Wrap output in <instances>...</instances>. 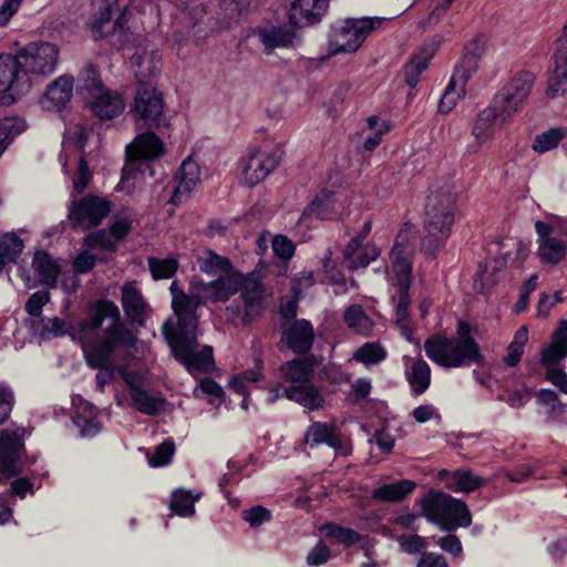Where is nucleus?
I'll use <instances>...</instances> for the list:
<instances>
[{"mask_svg": "<svg viewBox=\"0 0 567 567\" xmlns=\"http://www.w3.org/2000/svg\"><path fill=\"white\" fill-rule=\"evenodd\" d=\"M43 327L55 337L70 336L82 343L86 363L97 370L101 390L114 374V360L136 343L135 334L121 321L117 306L109 300L91 306L86 319L76 326L55 317Z\"/></svg>", "mask_w": 567, "mask_h": 567, "instance_id": "obj_1", "label": "nucleus"}, {"mask_svg": "<svg viewBox=\"0 0 567 567\" xmlns=\"http://www.w3.org/2000/svg\"><path fill=\"white\" fill-rule=\"evenodd\" d=\"M172 293V307L178 317V332L169 334L165 327L163 332L176 360H178L188 372H204L213 364V349L203 346L198 349L196 343V319L193 316L197 307L203 302L200 289L197 284L192 285L190 295L184 293L177 281L169 287Z\"/></svg>", "mask_w": 567, "mask_h": 567, "instance_id": "obj_2", "label": "nucleus"}, {"mask_svg": "<svg viewBox=\"0 0 567 567\" xmlns=\"http://www.w3.org/2000/svg\"><path fill=\"white\" fill-rule=\"evenodd\" d=\"M137 344L138 341L136 340L134 347L126 349L114 360V374L106 384L114 380L116 375H120L124 380L130 395L125 392H117L115 394L116 404L123 408L132 406L146 415H157L165 411L166 401L162 396L142 389L147 379L148 370L133 355V351H137Z\"/></svg>", "mask_w": 567, "mask_h": 567, "instance_id": "obj_3", "label": "nucleus"}, {"mask_svg": "<svg viewBox=\"0 0 567 567\" xmlns=\"http://www.w3.org/2000/svg\"><path fill=\"white\" fill-rule=\"evenodd\" d=\"M424 350L433 362L446 369L482 364L484 360L480 346L471 336V327L465 321H458L455 337H433L425 342Z\"/></svg>", "mask_w": 567, "mask_h": 567, "instance_id": "obj_4", "label": "nucleus"}, {"mask_svg": "<svg viewBox=\"0 0 567 567\" xmlns=\"http://www.w3.org/2000/svg\"><path fill=\"white\" fill-rule=\"evenodd\" d=\"M165 151L164 142L152 132L141 133L126 146V162L118 190L128 194L135 192L145 182V172L150 162L158 158Z\"/></svg>", "mask_w": 567, "mask_h": 567, "instance_id": "obj_5", "label": "nucleus"}, {"mask_svg": "<svg viewBox=\"0 0 567 567\" xmlns=\"http://www.w3.org/2000/svg\"><path fill=\"white\" fill-rule=\"evenodd\" d=\"M421 514L444 532L468 527L472 515L465 502L440 491H429L420 501Z\"/></svg>", "mask_w": 567, "mask_h": 567, "instance_id": "obj_6", "label": "nucleus"}, {"mask_svg": "<svg viewBox=\"0 0 567 567\" xmlns=\"http://www.w3.org/2000/svg\"><path fill=\"white\" fill-rule=\"evenodd\" d=\"M411 257L412 248L409 244L408 231L401 230L391 249L390 258L394 274L392 286L395 289V296L398 297L396 322L408 340H411L410 330L406 322L409 306L408 292L411 282L412 269Z\"/></svg>", "mask_w": 567, "mask_h": 567, "instance_id": "obj_7", "label": "nucleus"}, {"mask_svg": "<svg viewBox=\"0 0 567 567\" xmlns=\"http://www.w3.org/2000/svg\"><path fill=\"white\" fill-rule=\"evenodd\" d=\"M22 71L31 80V89L58 69L60 49L45 41L30 42L16 53Z\"/></svg>", "mask_w": 567, "mask_h": 567, "instance_id": "obj_8", "label": "nucleus"}, {"mask_svg": "<svg viewBox=\"0 0 567 567\" xmlns=\"http://www.w3.org/2000/svg\"><path fill=\"white\" fill-rule=\"evenodd\" d=\"M455 203L451 197L432 199L427 206L423 250L430 257L444 246L454 221Z\"/></svg>", "mask_w": 567, "mask_h": 567, "instance_id": "obj_9", "label": "nucleus"}, {"mask_svg": "<svg viewBox=\"0 0 567 567\" xmlns=\"http://www.w3.org/2000/svg\"><path fill=\"white\" fill-rule=\"evenodd\" d=\"M134 0H94L91 31L95 39H103L126 29Z\"/></svg>", "mask_w": 567, "mask_h": 567, "instance_id": "obj_10", "label": "nucleus"}, {"mask_svg": "<svg viewBox=\"0 0 567 567\" xmlns=\"http://www.w3.org/2000/svg\"><path fill=\"white\" fill-rule=\"evenodd\" d=\"M381 22V18L347 19L332 28L329 38V52L331 54L355 52L368 34Z\"/></svg>", "mask_w": 567, "mask_h": 567, "instance_id": "obj_11", "label": "nucleus"}, {"mask_svg": "<svg viewBox=\"0 0 567 567\" xmlns=\"http://www.w3.org/2000/svg\"><path fill=\"white\" fill-rule=\"evenodd\" d=\"M535 76L530 72H520L512 78L494 96L489 104L499 115L509 121L519 113L534 86Z\"/></svg>", "mask_w": 567, "mask_h": 567, "instance_id": "obj_12", "label": "nucleus"}, {"mask_svg": "<svg viewBox=\"0 0 567 567\" xmlns=\"http://www.w3.org/2000/svg\"><path fill=\"white\" fill-rule=\"evenodd\" d=\"M240 301L227 307V317L236 324H246L265 309V290L254 276L244 278L239 287Z\"/></svg>", "mask_w": 567, "mask_h": 567, "instance_id": "obj_13", "label": "nucleus"}, {"mask_svg": "<svg viewBox=\"0 0 567 567\" xmlns=\"http://www.w3.org/2000/svg\"><path fill=\"white\" fill-rule=\"evenodd\" d=\"M31 90L17 55H0V104L11 105Z\"/></svg>", "mask_w": 567, "mask_h": 567, "instance_id": "obj_14", "label": "nucleus"}, {"mask_svg": "<svg viewBox=\"0 0 567 567\" xmlns=\"http://www.w3.org/2000/svg\"><path fill=\"white\" fill-rule=\"evenodd\" d=\"M113 208L114 204L105 197L87 195L76 199L71 194L69 219L78 227L92 228L100 225Z\"/></svg>", "mask_w": 567, "mask_h": 567, "instance_id": "obj_15", "label": "nucleus"}, {"mask_svg": "<svg viewBox=\"0 0 567 567\" xmlns=\"http://www.w3.org/2000/svg\"><path fill=\"white\" fill-rule=\"evenodd\" d=\"M278 152L268 148H256L238 163L239 178L243 184L254 187L262 182L278 166Z\"/></svg>", "mask_w": 567, "mask_h": 567, "instance_id": "obj_16", "label": "nucleus"}, {"mask_svg": "<svg viewBox=\"0 0 567 567\" xmlns=\"http://www.w3.org/2000/svg\"><path fill=\"white\" fill-rule=\"evenodd\" d=\"M163 111V96L156 87L144 85L137 90L133 107L136 121L143 122L147 126H165L167 123Z\"/></svg>", "mask_w": 567, "mask_h": 567, "instance_id": "obj_17", "label": "nucleus"}, {"mask_svg": "<svg viewBox=\"0 0 567 567\" xmlns=\"http://www.w3.org/2000/svg\"><path fill=\"white\" fill-rule=\"evenodd\" d=\"M303 443L311 447L327 444L341 455L351 453L350 440L341 433L334 423L312 422L305 432Z\"/></svg>", "mask_w": 567, "mask_h": 567, "instance_id": "obj_18", "label": "nucleus"}, {"mask_svg": "<svg viewBox=\"0 0 567 567\" xmlns=\"http://www.w3.org/2000/svg\"><path fill=\"white\" fill-rule=\"evenodd\" d=\"M23 430L9 427L0 435V475L12 476L23 471L20 461Z\"/></svg>", "mask_w": 567, "mask_h": 567, "instance_id": "obj_19", "label": "nucleus"}, {"mask_svg": "<svg viewBox=\"0 0 567 567\" xmlns=\"http://www.w3.org/2000/svg\"><path fill=\"white\" fill-rule=\"evenodd\" d=\"M475 71L476 62L472 58H465L455 68L451 81L439 103V110L441 113H450L457 102L464 97L466 93V83Z\"/></svg>", "mask_w": 567, "mask_h": 567, "instance_id": "obj_20", "label": "nucleus"}, {"mask_svg": "<svg viewBox=\"0 0 567 567\" xmlns=\"http://www.w3.org/2000/svg\"><path fill=\"white\" fill-rule=\"evenodd\" d=\"M33 274L20 268L21 278L29 288L44 285L50 288L56 287L58 278L61 275V265L45 251H37L32 260Z\"/></svg>", "mask_w": 567, "mask_h": 567, "instance_id": "obj_21", "label": "nucleus"}, {"mask_svg": "<svg viewBox=\"0 0 567 567\" xmlns=\"http://www.w3.org/2000/svg\"><path fill=\"white\" fill-rule=\"evenodd\" d=\"M370 230L371 223L365 220L361 234L353 237L346 246L343 250V259L349 269L364 268L379 257L380 249L375 244L363 243L364 236H367Z\"/></svg>", "mask_w": 567, "mask_h": 567, "instance_id": "obj_22", "label": "nucleus"}, {"mask_svg": "<svg viewBox=\"0 0 567 567\" xmlns=\"http://www.w3.org/2000/svg\"><path fill=\"white\" fill-rule=\"evenodd\" d=\"M216 277L215 280L209 282L197 284L202 292L203 302L226 301L239 290L243 284V275L235 269Z\"/></svg>", "mask_w": 567, "mask_h": 567, "instance_id": "obj_23", "label": "nucleus"}, {"mask_svg": "<svg viewBox=\"0 0 567 567\" xmlns=\"http://www.w3.org/2000/svg\"><path fill=\"white\" fill-rule=\"evenodd\" d=\"M567 92V22L564 25L563 34L557 42L555 53V69L550 74L546 97L557 99Z\"/></svg>", "mask_w": 567, "mask_h": 567, "instance_id": "obj_24", "label": "nucleus"}, {"mask_svg": "<svg viewBox=\"0 0 567 567\" xmlns=\"http://www.w3.org/2000/svg\"><path fill=\"white\" fill-rule=\"evenodd\" d=\"M505 123V118L501 117V115L491 105L481 111L472 128L474 143L467 146L468 153H477L493 136L495 131Z\"/></svg>", "mask_w": 567, "mask_h": 567, "instance_id": "obj_25", "label": "nucleus"}, {"mask_svg": "<svg viewBox=\"0 0 567 567\" xmlns=\"http://www.w3.org/2000/svg\"><path fill=\"white\" fill-rule=\"evenodd\" d=\"M132 229V221L127 218L116 219L109 229H101L90 234L84 239L87 248L114 249L118 241L124 239Z\"/></svg>", "mask_w": 567, "mask_h": 567, "instance_id": "obj_26", "label": "nucleus"}, {"mask_svg": "<svg viewBox=\"0 0 567 567\" xmlns=\"http://www.w3.org/2000/svg\"><path fill=\"white\" fill-rule=\"evenodd\" d=\"M202 182L200 178V167L192 158H186L179 169V174L177 177V186L171 197V202L174 205H178L185 202L193 192L199 186Z\"/></svg>", "mask_w": 567, "mask_h": 567, "instance_id": "obj_27", "label": "nucleus"}, {"mask_svg": "<svg viewBox=\"0 0 567 567\" xmlns=\"http://www.w3.org/2000/svg\"><path fill=\"white\" fill-rule=\"evenodd\" d=\"M74 79L69 74H63L50 83L41 99V105L44 110L53 111L64 107L73 94Z\"/></svg>", "mask_w": 567, "mask_h": 567, "instance_id": "obj_28", "label": "nucleus"}, {"mask_svg": "<svg viewBox=\"0 0 567 567\" xmlns=\"http://www.w3.org/2000/svg\"><path fill=\"white\" fill-rule=\"evenodd\" d=\"M444 486L455 493H471L484 484V480L471 471H441L437 475Z\"/></svg>", "mask_w": 567, "mask_h": 567, "instance_id": "obj_29", "label": "nucleus"}, {"mask_svg": "<svg viewBox=\"0 0 567 567\" xmlns=\"http://www.w3.org/2000/svg\"><path fill=\"white\" fill-rule=\"evenodd\" d=\"M75 410L74 424L80 429L82 437H92L101 431V423L97 420L94 406L81 399H73Z\"/></svg>", "mask_w": 567, "mask_h": 567, "instance_id": "obj_30", "label": "nucleus"}, {"mask_svg": "<svg viewBox=\"0 0 567 567\" xmlns=\"http://www.w3.org/2000/svg\"><path fill=\"white\" fill-rule=\"evenodd\" d=\"M122 306L126 316L138 323H143L150 312V308L135 284L123 286Z\"/></svg>", "mask_w": 567, "mask_h": 567, "instance_id": "obj_31", "label": "nucleus"}, {"mask_svg": "<svg viewBox=\"0 0 567 567\" xmlns=\"http://www.w3.org/2000/svg\"><path fill=\"white\" fill-rule=\"evenodd\" d=\"M567 357V320L561 321L550 343L540 353V362L547 369L555 368Z\"/></svg>", "mask_w": 567, "mask_h": 567, "instance_id": "obj_32", "label": "nucleus"}, {"mask_svg": "<svg viewBox=\"0 0 567 567\" xmlns=\"http://www.w3.org/2000/svg\"><path fill=\"white\" fill-rule=\"evenodd\" d=\"M90 99L91 109L100 118H113L124 110L122 97L105 89L91 95Z\"/></svg>", "mask_w": 567, "mask_h": 567, "instance_id": "obj_33", "label": "nucleus"}, {"mask_svg": "<svg viewBox=\"0 0 567 567\" xmlns=\"http://www.w3.org/2000/svg\"><path fill=\"white\" fill-rule=\"evenodd\" d=\"M285 339L295 352L305 353L313 343V328L306 319L297 320L285 331Z\"/></svg>", "mask_w": 567, "mask_h": 567, "instance_id": "obj_34", "label": "nucleus"}, {"mask_svg": "<svg viewBox=\"0 0 567 567\" xmlns=\"http://www.w3.org/2000/svg\"><path fill=\"white\" fill-rule=\"evenodd\" d=\"M285 396L297 402L307 411L323 409L326 404V400L321 392L311 383L298 386H287L285 389Z\"/></svg>", "mask_w": 567, "mask_h": 567, "instance_id": "obj_35", "label": "nucleus"}, {"mask_svg": "<svg viewBox=\"0 0 567 567\" xmlns=\"http://www.w3.org/2000/svg\"><path fill=\"white\" fill-rule=\"evenodd\" d=\"M327 8V0H295L291 3L289 19L295 25L310 23L321 16Z\"/></svg>", "mask_w": 567, "mask_h": 567, "instance_id": "obj_36", "label": "nucleus"}, {"mask_svg": "<svg viewBox=\"0 0 567 567\" xmlns=\"http://www.w3.org/2000/svg\"><path fill=\"white\" fill-rule=\"evenodd\" d=\"M196 264L199 270L208 276H218L234 270L228 258L210 249H202L196 254Z\"/></svg>", "mask_w": 567, "mask_h": 567, "instance_id": "obj_37", "label": "nucleus"}, {"mask_svg": "<svg viewBox=\"0 0 567 567\" xmlns=\"http://www.w3.org/2000/svg\"><path fill=\"white\" fill-rule=\"evenodd\" d=\"M132 64L135 68V75L144 80L159 71L161 56L153 50L138 48L132 56Z\"/></svg>", "mask_w": 567, "mask_h": 567, "instance_id": "obj_38", "label": "nucleus"}, {"mask_svg": "<svg viewBox=\"0 0 567 567\" xmlns=\"http://www.w3.org/2000/svg\"><path fill=\"white\" fill-rule=\"evenodd\" d=\"M87 140V132L81 125H72L70 126L65 133L63 138V152L60 154V163L65 169L71 155L69 152H75L74 155L81 154L84 148Z\"/></svg>", "mask_w": 567, "mask_h": 567, "instance_id": "obj_39", "label": "nucleus"}, {"mask_svg": "<svg viewBox=\"0 0 567 567\" xmlns=\"http://www.w3.org/2000/svg\"><path fill=\"white\" fill-rule=\"evenodd\" d=\"M416 487V484L411 480H402L399 482L384 484L375 488L372 497L380 502H399L405 496L411 494Z\"/></svg>", "mask_w": 567, "mask_h": 567, "instance_id": "obj_40", "label": "nucleus"}, {"mask_svg": "<svg viewBox=\"0 0 567 567\" xmlns=\"http://www.w3.org/2000/svg\"><path fill=\"white\" fill-rule=\"evenodd\" d=\"M264 379L262 374V365L261 363H256L254 369H249L244 371L243 373H239L235 375L230 382V388L238 394L244 395V399L241 401V408L244 410L248 409V392L250 384L257 383Z\"/></svg>", "mask_w": 567, "mask_h": 567, "instance_id": "obj_41", "label": "nucleus"}, {"mask_svg": "<svg viewBox=\"0 0 567 567\" xmlns=\"http://www.w3.org/2000/svg\"><path fill=\"white\" fill-rule=\"evenodd\" d=\"M202 493L178 488L172 493L169 508L178 516L189 517L195 514V503Z\"/></svg>", "mask_w": 567, "mask_h": 567, "instance_id": "obj_42", "label": "nucleus"}, {"mask_svg": "<svg viewBox=\"0 0 567 567\" xmlns=\"http://www.w3.org/2000/svg\"><path fill=\"white\" fill-rule=\"evenodd\" d=\"M259 40L267 50H272L295 44L297 37L286 28H267L259 32Z\"/></svg>", "mask_w": 567, "mask_h": 567, "instance_id": "obj_43", "label": "nucleus"}, {"mask_svg": "<svg viewBox=\"0 0 567 567\" xmlns=\"http://www.w3.org/2000/svg\"><path fill=\"white\" fill-rule=\"evenodd\" d=\"M406 379L416 394L423 393L431 383V369L424 360H416L408 367Z\"/></svg>", "mask_w": 567, "mask_h": 567, "instance_id": "obj_44", "label": "nucleus"}, {"mask_svg": "<svg viewBox=\"0 0 567 567\" xmlns=\"http://www.w3.org/2000/svg\"><path fill=\"white\" fill-rule=\"evenodd\" d=\"M284 382L289 386L305 385L311 377L310 367L302 360H292L280 368Z\"/></svg>", "mask_w": 567, "mask_h": 567, "instance_id": "obj_45", "label": "nucleus"}, {"mask_svg": "<svg viewBox=\"0 0 567 567\" xmlns=\"http://www.w3.org/2000/svg\"><path fill=\"white\" fill-rule=\"evenodd\" d=\"M343 320L349 329L362 336H368L374 326L362 307L358 305H351L344 310Z\"/></svg>", "mask_w": 567, "mask_h": 567, "instance_id": "obj_46", "label": "nucleus"}, {"mask_svg": "<svg viewBox=\"0 0 567 567\" xmlns=\"http://www.w3.org/2000/svg\"><path fill=\"white\" fill-rule=\"evenodd\" d=\"M390 130L391 125L388 121L370 116L367 120L365 127L362 128V135H364L363 147L367 151H373L380 144L382 136Z\"/></svg>", "mask_w": 567, "mask_h": 567, "instance_id": "obj_47", "label": "nucleus"}, {"mask_svg": "<svg viewBox=\"0 0 567 567\" xmlns=\"http://www.w3.org/2000/svg\"><path fill=\"white\" fill-rule=\"evenodd\" d=\"M24 130L25 122L18 116H6L0 120V156Z\"/></svg>", "mask_w": 567, "mask_h": 567, "instance_id": "obj_48", "label": "nucleus"}, {"mask_svg": "<svg viewBox=\"0 0 567 567\" xmlns=\"http://www.w3.org/2000/svg\"><path fill=\"white\" fill-rule=\"evenodd\" d=\"M320 532L331 542L349 547L359 542L360 536L351 528L339 526L337 524H326L321 526Z\"/></svg>", "mask_w": 567, "mask_h": 567, "instance_id": "obj_49", "label": "nucleus"}, {"mask_svg": "<svg viewBox=\"0 0 567 567\" xmlns=\"http://www.w3.org/2000/svg\"><path fill=\"white\" fill-rule=\"evenodd\" d=\"M385 358L386 351L379 342H365L353 353V359L364 365L378 364Z\"/></svg>", "mask_w": 567, "mask_h": 567, "instance_id": "obj_50", "label": "nucleus"}, {"mask_svg": "<svg viewBox=\"0 0 567 567\" xmlns=\"http://www.w3.org/2000/svg\"><path fill=\"white\" fill-rule=\"evenodd\" d=\"M23 248V239L17 233H6L0 238V257L7 262H14Z\"/></svg>", "mask_w": 567, "mask_h": 567, "instance_id": "obj_51", "label": "nucleus"}, {"mask_svg": "<svg viewBox=\"0 0 567 567\" xmlns=\"http://www.w3.org/2000/svg\"><path fill=\"white\" fill-rule=\"evenodd\" d=\"M566 245L556 238H546L539 243L538 255L545 262L556 264L566 255Z\"/></svg>", "mask_w": 567, "mask_h": 567, "instance_id": "obj_52", "label": "nucleus"}, {"mask_svg": "<svg viewBox=\"0 0 567 567\" xmlns=\"http://www.w3.org/2000/svg\"><path fill=\"white\" fill-rule=\"evenodd\" d=\"M334 208L336 200L333 195L328 190H323L316 196L313 202L306 210V214L312 215L317 218L326 219L331 217V213L334 210Z\"/></svg>", "mask_w": 567, "mask_h": 567, "instance_id": "obj_53", "label": "nucleus"}, {"mask_svg": "<svg viewBox=\"0 0 567 567\" xmlns=\"http://www.w3.org/2000/svg\"><path fill=\"white\" fill-rule=\"evenodd\" d=\"M566 131L559 127H553L537 135L533 142V150L537 153H546L558 146L565 137Z\"/></svg>", "mask_w": 567, "mask_h": 567, "instance_id": "obj_54", "label": "nucleus"}, {"mask_svg": "<svg viewBox=\"0 0 567 567\" xmlns=\"http://www.w3.org/2000/svg\"><path fill=\"white\" fill-rule=\"evenodd\" d=\"M147 264L155 280L168 279L173 277L178 269V261L173 257H150Z\"/></svg>", "mask_w": 567, "mask_h": 567, "instance_id": "obj_55", "label": "nucleus"}, {"mask_svg": "<svg viewBox=\"0 0 567 567\" xmlns=\"http://www.w3.org/2000/svg\"><path fill=\"white\" fill-rule=\"evenodd\" d=\"M527 341L528 330L526 327H522L516 331L513 341L507 347V353L504 358V362L507 365L514 367L519 362L524 347L527 343Z\"/></svg>", "mask_w": 567, "mask_h": 567, "instance_id": "obj_56", "label": "nucleus"}, {"mask_svg": "<svg viewBox=\"0 0 567 567\" xmlns=\"http://www.w3.org/2000/svg\"><path fill=\"white\" fill-rule=\"evenodd\" d=\"M74 161L78 162V169L72 177L73 195L74 193L81 194L91 182L92 174L89 169L86 162L81 154L72 155Z\"/></svg>", "mask_w": 567, "mask_h": 567, "instance_id": "obj_57", "label": "nucleus"}, {"mask_svg": "<svg viewBox=\"0 0 567 567\" xmlns=\"http://www.w3.org/2000/svg\"><path fill=\"white\" fill-rule=\"evenodd\" d=\"M538 402L547 408V412L554 416L561 415L566 412L567 405L563 403L557 394L548 389H543L536 393Z\"/></svg>", "mask_w": 567, "mask_h": 567, "instance_id": "obj_58", "label": "nucleus"}, {"mask_svg": "<svg viewBox=\"0 0 567 567\" xmlns=\"http://www.w3.org/2000/svg\"><path fill=\"white\" fill-rule=\"evenodd\" d=\"M195 396L206 395L210 404H218L223 399L221 386L212 379H204L194 390Z\"/></svg>", "mask_w": 567, "mask_h": 567, "instance_id": "obj_59", "label": "nucleus"}, {"mask_svg": "<svg viewBox=\"0 0 567 567\" xmlns=\"http://www.w3.org/2000/svg\"><path fill=\"white\" fill-rule=\"evenodd\" d=\"M175 452V445L172 441H165L159 444L154 453L148 457V464L152 467L166 466L171 463Z\"/></svg>", "mask_w": 567, "mask_h": 567, "instance_id": "obj_60", "label": "nucleus"}, {"mask_svg": "<svg viewBox=\"0 0 567 567\" xmlns=\"http://www.w3.org/2000/svg\"><path fill=\"white\" fill-rule=\"evenodd\" d=\"M429 58L414 56L404 69L405 82L414 87L420 80L421 73L427 68Z\"/></svg>", "mask_w": 567, "mask_h": 567, "instance_id": "obj_61", "label": "nucleus"}, {"mask_svg": "<svg viewBox=\"0 0 567 567\" xmlns=\"http://www.w3.org/2000/svg\"><path fill=\"white\" fill-rule=\"evenodd\" d=\"M271 517L270 511L259 505L243 512V519L251 527H259L269 522Z\"/></svg>", "mask_w": 567, "mask_h": 567, "instance_id": "obj_62", "label": "nucleus"}, {"mask_svg": "<svg viewBox=\"0 0 567 567\" xmlns=\"http://www.w3.org/2000/svg\"><path fill=\"white\" fill-rule=\"evenodd\" d=\"M81 80L83 89L90 93V96L104 89L96 69L92 65H87L81 71Z\"/></svg>", "mask_w": 567, "mask_h": 567, "instance_id": "obj_63", "label": "nucleus"}, {"mask_svg": "<svg viewBox=\"0 0 567 567\" xmlns=\"http://www.w3.org/2000/svg\"><path fill=\"white\" fill-rule=\"evenodd\" d=\"M272 250L281 259H289L295 252L293 243L286 236L277 235L271 238Z\"/></svg>", "mask_w": 567, "mask_h": 567, "instance_id": "obj_64", "label": "nucleus"}]
</instances>
